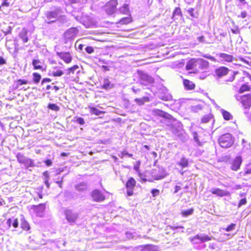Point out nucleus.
I'll list each match as a JSON object with an SVG mask.
<instances>
[{
	"instance_id": "nucleus-1",
	"label": "nucleus",
	"mask_w": 251,
	"mask_h": 251,
	"mask_svg": "<svg viewBox=\"0 0 251 251\" xmlns=\"http://www.w3.org/2000/svg\"><path fill=\"white\" fill-rule=\"evenodd\" d=\"M61 13V9L60 8H57L55 9L54 11H47L45 15L47 18V20L48 21L47 23L48 24H50L55 22L58 18L60 19H62L63 20V22L66 21L65 19V17L64 16H60V14Z\"/></svg>"
},
{
	"instance_id": "nucleus-2",
	"label": "nucleus",
	"mask_w": 251,
	"mask_h": 251,
	"mask_svg": "<svg viewBox=\"0 0 251 251\" xmlns=\"http://www.w3.org/2000/svg\"><path fill=\"white\" fill-rule=\"evenodd\" d=\"M219 143L222 148H226L230 147L233 143L231 135L229 133L223 135L219 138Z\"/></svg>"
},
{
	"instance_id": "nucleus-3",
	"label": "nucleus",
	"mask_w": 251,
	"mask_h": 251,
	"mask_svg": "<svg viewBox=\"0 0 251 251\" xmlns=\"http://www.w3.org/2000/svg\"><path fill=\"white\" fill-rule=\"evenodd\" d=\"M237 100H240L243 106L245 108H249L251 106V94L245 95L242 96H235Z\"/></svg>"
},
{
	"instance_id": "nucleus-4",
	"label": "nucleus",
	"mask_w": 251,
	"mask_h": 251,
	"mask_svg": "<svg viewBox=\"0 0 251 251\" xmlns=\"http://www.w3.org/2000/svg\"><path fill=\"white\" fill-rule=\"evenodd\" d=\"M117 5V0H110L108 2L105 6V9L107 14L109 15L113 14L115 12Z\"/></svg>"
},
{
	"instance_id": "nucleus-5",
	"label": "nucleus",
	"mask_w": 251,
	"mask_h": 251,
	"mask_svg": "<svg viewBox=\"0 0 251 251\" xmlns=\"http://www.w3.org/2000/svg\"><path fill=\"white\" fill-rule=\"evenodd\" d=\"M66 219L70 224H74L76 221L78 214L76 213L73 212L70 210H67L65 211Z\"/></svg>"
},
{
	"instance_id": "nucleus-6",
	"label": "nucleus",
	"mask_w": 251,
	"mask_h": 251,
	"mask_svg": "<svg viewBox=\"0 0 251 251\" xmlns=\"http://www.w3.org/2000/svg\"><path fill=\"white\" fill-rule=\"evenodd\" d=\"M212 237H209L204 234H200L196 235L191 239V241L193 244H197V240H200L201 242H205L212 239Z\"/></svg>"
},
{
	"instance_id": "nucleus-7",
	"label": "nucleus",
	"mask_w": 251,
	"mask_h": 251,
	"mask_svg": "<svg viewBox=\"0 0 251 251\" xmlns=\"http://www.w3.org/2000/svg\"><path fill=\"white\" fill-rule=\"evenodd\" d=\"M153 81V79L151 76H149L145 73H140V82L141 84L146 86L149 84L152 83Z\"/></svg>"
},
{
	"instance_id": "nucleus-8",
	"label": "nucleus",
	"mask_w": 251,
	"mask_h": 251,
	"mask_svg": "<svg viewBox=\"0 0 251 251\" xmlns=\"http://www.w3.org/2000/svg\"><path fill=\"white\" fill-rule=\"evenodd\" d=\"M136 184V181L133 177H130L126 183L127 194L128 196L133 195V190Z\"/></svg>"
},
{
	"instance_id": "nucleus-9",
	"label": "nucleus",
	"mask_w": 251,
	"mask_h": 251,
	"mask_svg": "<svg viewBox=\"0 0 251 251\" xmlns=\"http://www.w3.org/2000/svg\"><path fill=\"white\" fill-rule=\"evenodd\" d=\"M78 32L76 27H71L64 33V37L66 39H71L75 38Z\"/></svg>"
},
{
	"instance_id": "nucleus-10",
	"label": "nucleus",
	"mask_w": 251,
	"mask_h": 251,
	"mask_svg": "<svg viewBox=\"0 0 251 251\" xmlns=\"http://www.w3.org/2000/svg\"><path fill=\"white\" fill-rule=\"evenodd\" d=\"M34 211L37 216L42 217L44 214V211L46 209L45 203H41L38 205L33 206Z\"/></svg>"
},
{
	"instance_id": "nucleus-11",
	"label": "nucleus",
	"mask_w": 251,
	"mask_h": 251,
	"mask_svg": "<svg viewBox=\"0 0 251 251\" xmlns=\"http://www.w3.org/2000/svg\"><path fill=\"white\" fill-rule=\"evenodd\" d=\"M210 192L212 194L219 197L228 196L230 195V193L228 191L219 188H212L210 190Z\"/></svg>"
},
{
	"instance_id": "nucleus-12",
	"label": "nucleus",
	"mask_w": 251,
	"mask_h": 251,
	"mask_svg": "<svg viewBox=\"0 0 251 251\" xmlns=\"http://www.w3.org/2000/svg\"><path fill=\"white\" fill-rule=\"evenodd\" d=\"M91 196L94 201L97 202L101 201L105 199L103 195L98 190H94L92 192Z\"/></svg>"
},
{
	"instance_id": "nucleus-13",
	"label": "nucleus",
	"mask_w": 251,
	"mask_h": 251,
	"mask_svg": "<svg viewBox=\"0 0 251 251\" xmlns=\"http://www.w3.org/2000/svg\"><path fill=\"white\" fill-rule=\"evenodd\" d=\"M57 54L66 63H70L72 61V57L69 52H58Z\"/></svg>"
},
{
	"instance_id": "nucleus-14",
	"label": "nucleus",
	"mask_w": 251,
	"mask_h": 251,
	"mask_svg": "<svg viewBox=\"0 0 251 251\" xmlns=\"http://www.w3.org/2000/svg\"><path fill=\"white\" fill-rule=\"evenodd\" d=\"M197 59L193 58L189 60L186 65V69L187 70H193L195 73V70L197 65Z\"/></svg>"
},
{
	"instance_id": "nucleus-15",
	"label": "nucleus",
	"mask_w": 251,
	"mask_h": 251,
	"mask_svg": "<svg viewBox=\"0 0 251 251\" xmlns=\"http://www.w3.org/2000/svg\"><path fill=\"white\" fill-rule=\"evenodd\" d=\"M197 65H199V69L204 71L208 68L209 62L202 58H197Z\"/></svg>"
},
{
	"instance_id": "nucleus-16",
	"label": "nucleus",
	"mask_w": 251,
	"mask_h": 251,
	"mask_svg": "<svg viewBox=\"0 0 251 251\" xmlns=\"http://www.w3.org/2000/svg\"><path fill=\"white\" fill-rule=\"evenodd\" d=\"M242 160L240 156H237L232 161L231 169L233 171H237L240 167Z\"/></svg>"
},
{
	"instance_id": "nucleus-17",
	"label": "nucleus",
	"mask_w": 251,
	"mask_h": 251,
	"mask_svg": "<svg viewBox=\"0 0 251 251\" xmlns=\"http://www.w3.org/2000/svg\"><path fill=\"white\" fill-rule=\"evenodd\" d=\"M126 238L128 240H136L141 236L134 230H130L126 232Z\"/></svg>"
},
{
	"instance_id": "nucleus-18",
	"label": "nucleus",
	"mask_w": 251,
	"mask_h": 251,
	"mask_svg": "<svg viewBox=\"0 0 251 251\" xmlns=\"http://www.w3.org/2000/svg\"><path fill=\"white\" fill-rule=\"evenodd\" d=\"M228 69L225 67H220L215 70L216 75L218 77H221L227 74Z\"/></svg>"
},
{
	"instance_id": "nucleus-19",
	"label": "nucleus",
	"mask_w": 251,
	"mask_h": 251,
	"mask_svg": "<svg viewBox=\"0 0 251 251\" xmlns=\"http://www.w3.org/2000/svg\"><path fill=\"white\" fill-rule=\"evenodd\" d=\"M28 83V81L25 79H18L14 82L13 87L14 89H19L21 88V86L24 84H26Z\"/></svg>"
},
{
	"instance_id": "nucleus-20",
	"label": "nucleus",
	"mask_w": 251,
	"mask_h": 251,
	"mask_svg": "<svg viewBox=\"0 0 251 251\" xmlns=\"http://www.w3.org/2000/svg\"><path fill=\"white\" fill-rule=\"evenodd\" d=\"M221 59L227 62H231L233 60V56L224 53H220L218 54Z\"/></svg>"
},
{
	"instance_id": "nucleus-21",
	"label": "nucleus",
	"mask_w": 251,
	"mask_h": 251,
	"mask_svg": "<svg viewBox=\"0 0 251 251\" xmlns=\"http://www.w3.org/2000/svg\"><path fill=\"white\" fill-rule=\"evenodd\" d=\"M177 164L180 166L182 168L188 167L189 166V161L185 156H182Z\"/></svg>"
},
{
	"instance_id": "nucleus-22",
	"label": "nucleus",
	"mask_w": 251,
	"mask_h": 251,
	"mask_svg": "<svg viewBox=\"0 0 251 251\" xmlns=\"http://www.w3.org/2000/svg\"><path fill=\"white\" fill-rule=\"evenodd\" d=\"M27 34V30L25 28H23L22 30L19 34V36L20 38L22 39L24 43H26L28 40Z\"/></svg>"
},
{
	"instance_id": "nucleus-23",
	"label": "nucleus",
	"mask_w": 251,
	"mask_h": 251,
	"mask_svg": "<svg viewBox=\"0 0 251 251\" xmlns=\"http://www.w3.org/2000/svg\"><path fill=\"white\" fill-rule=\"evenodd\" d=\"M113 85L111 83L108 78H104L103 80L102 88L105 90H109L113 88Z\"/></svg>"
},
{
	"instance_id": "nucleus-24",
	"label": "nucleus",
	"mask_w": 251,
	"mask_h": 251,
	"mask_svg": "<svg viewBox=\"0 0 251 251\" xmlns=\"http://www.w3.org/2000/svg\"><path fill=\"white\" fill-rule=\"evenodd\" d=\"M143 251H159L157 246L153 245H146L143 246Z\"/></svg>"
},
{
	"instance_id": "nucleus-25",
	"label": "nucleus",
	"mask_w": 251,
	"mask_h": 251,
	"mask_svg": "<svg viewBox=\"0 0 251 251\" xmlns=\"http://www.w3.org/2000/svg\"><path fill=\"white\" fill-rule=\"evenodd\" d=\"M183 84L185 88L187 90H193L195 88V84L192 82L187 79H184L183 81Z\"/></svg>"
},
{
	"instance_id": "nucleus-26",
	"label": "nucleus",
	"mask_w": 251,
	"mask_h": 251,
	"mask_svg": "<svg viewBox=\"0 0 251 251\" xmlns=\"http://www.w3.org/2000/svg\"><path fill=\"white\" fill-rule=\"evenodd\" d=\"M75 188L78 191H84L87 189V185L85 182H80L75 186Z\"/></svg>"
},
{
	"instance_id": "nucleus-27",
	"label": "nucleus",
	"mask_w": 251,
	"mask_h": 251,
	"mask_svg": "<svg viewBox=\"0 0 251 251\" xmlns=\"http://www.w3.org/2000/svg\"><path fill=\"white\" fill-rule=\"evenodd\" d=\"M21 227L24 230L27 231L30 229V226L29 224L25 221V220L23 218L22 219L21 223Z\"/></svg>"
},
{
	"instance_id": "nucleus-28",
	"label": "nucleus",
	"mask_w": 251,
	"mask_h": 251,
	"mask_svg": "<svg viewBox=\"0 0 251 251\" xmlns=\"http://www.w3.org/2000/svg\"><path fill=\"white\" fill-rule=\"evenodd\" d=\"M222 113L223 115V116L225 120H229L230 119H232V116L231 115V114L228 112V111H226L224 109L222 110Z\"/></svg>"
},
{
	"instance_id": "nucleus-29",
	"label": "nucleus",
	"mask_w": 251,
	"mask_h": 251,
	"mask_svg": "<svg viewBox=\"0 0 251 251\" xmlns=\"http://www.w3.org/2000/svg\"><path fill=\"white\" fill-rule=\"evenodd\" d=\"M132 20L131 17H127L122 18L119 23L122 25L128 24L131 22Z\"/></svg>"
},
{
	"instance_id": "nucleus-30",
	"label": "nucleus",
	"mask_w": 251,
	"mask_h": 251,
	"mask_svg": "<svg viewBox=\"0 0 251 251\" xmlns=\"http://www.w3.org/2000/svg\"><path fill=\"white\" fill-rule=\"evenodd\" d=\"M32 65L34 67V69L35 70L42 69V66L40 65L41 63L40 61L38 59H33L32 60Z\"/></svg>"
},
{
	"instance_id": "nucleus-31",
	"label": "nucleus",
	"mask_w": 251,
	"mask_h": 251,
	"mask_svg": "<svg viewBox=\"0 0 251 251\" xmlns=\"http://www.w3.org/2000/svg\"><path fill=\"white\" fill-rule=\"evenodd\" d=\"M119 10L122 13L124 14H127L129 13L128 4H124L122 7L120 8Z\"/></svg>"
},
{
	"instance_id": "nucleus-32",
	"label": "nucleus",
	"mask_w": 251,
	"mask_h": 251,
	"mask_svg": "<svg viewBox=\"0 0 251 251\" xmlns=\"http://www.w3.org/2000/svg\"><path fill=\"white\" fill-rule=\"evenodd\" d=\"M90 109L91 113L97 116H100L101 114L103 113L102 111L99 110L98 109L95 107H90Z\"/></svg>"
},
{
	"instance_id": "nucleus-33",
	"label": "nucleus",
	"mask_w": 251,
	"mask_h": 251,
	"mask_svg": "<svg viewBox=\"0 0 251 251\" xmlns=\"http://www.w3.org/2000/svg\"><path fill=\"white\" fill-rule=\"evenodd\" d=\"M33 80L34 82L36 84H37L41 80V76L40 74L37 73H34L33 74Z\"/></svg>"
},
{
	"instance_id": "nucleus-34",
	"label": "nucleus",
	"mask_w": 251,
	"mask_h": 251,
	"mask_svg": "<svg viewBox=\"0 0 251 251\" xmlns=\"http://www.w3.org/2000/svg\"><path fill=\"white\" fill-rule=\"evenodd\" d=\"M250 86H249L248 85L246 84H243L239 90V93H243L246 91H250Z\"/></svg>"
},
{
	"instance_id": "nucleus-35",
	"label": "nucleus",
	"mask_w": 251,
	"mask_h": 251,
	"mask_svg": "<svg viewBox=\"0 0 251 251\" xmlns=\"http://www.w3.org/2000/svg\"><path fill=\"white\" fill-rule=\"evenodd\" d=\"M193 212H194V209L190 208L189 209L182 211L181 212V214L184 217H187L189 215H192L193 213Z\"/></svg>"
},
{
	"instance_id": "nucleus-36",
	"label": "nucleus",
	"mask_w": 251,
	"mask_h": 251,
	"mask_svg": "<svg viewBox=\"0 0 251 251\" xmlns=\"http://www.w3.org/2000/svg\"><path fill=\"white\" fill-rule=\"evenodd\" d=\"M24 164L26 167H33L34 166L33 161L28 158H26Z\"/></svg>"
},
{
	"instance_id": "nucleus-37",
	"label": "nucleus",
	"mask_w": 251,
	"mask_h": 251,
	"mask_svg": "<svg viewBox=\"0 0 251 251\" xmlns=\"http://www.w3.org/2000/svg\"><path fill=\"white\" fill-rule=\"evenodd\" d=\"M48 107L55 111H58L59 110V107L56 104L50 103L48 105Z\"/></svg>"
},
{
	"instance_id": "nucleus-38",
	"label": "nucleus",
	"mask_w": 251,
	"mask_h": 251,
	"mask_svg": "<svg viewBox=\"0 0 251 251\" xmlns=\"http://www.w3.org/2000/svg\"><path fill=\"white\" fill-rule=\"evenodd\" d=\"M212 119V117L210 115H207L204 116L202 119H201V122L203 123H207L208 122L210 121V120Z\"/></svg>"
},
{
	"instance_id": "nucleus-39",
	"label": "nucleus",
	"mask_w": 251,
	"mask_h": 251,
	"mask_svg": "<svg viewBox=\"0 0 251 251\" xmlns=\"http://www.w3.org/2000/svg\"><path fill=\"white\" fill-rule=\"evenodd\" d=\"M74 121L80 125H83L85 124V121L81 117H75Z\"/></svg>"
},
{
	"instance_id": "nucleus-40",
	"label": "nucleus",
	"mask_w": 251,
	"mask_h": 251,
	"mask_svg": "<svg viewBox=\"0 0 251 251\" xmlns=\"http://www.w3.org/2000/svg\"><path fill=\"white\" fill-rule=\"evenodd\" d=\"M52 75L54 76H61L63 75V72L61 70L55 71L54 70L52 71Z\"/></svg>"
},
{
	"instance_id": "nucleus-41",
	"label": "nucleus",
	"mask_w": 251,
	"mask_h": 251,
	"mask_svg": "<svg viewBox=\"0 0 251 251\" xmlns=\"http://www.w3.org/2000/svg\"><path fill=\"white\" fill-rule=\"evenodd\" d=\"M17 159H18V161L20 163H23V164H24L25 161V159L27 158H25V156H24L21 154H18L17 155Z\"/></svg>"
},
{
	"instance_id": "nucleus-42",
	"label": "nucleus",
	"mask_w": 251,
	"mask_h": 251,
	"mask_svg": "<svg viewBox=\"0 0 251 251\" xmlns=\"http://www.w3.org/2000/svg\"><path fill=\"white\" fill-rule=\"evenodd\" d=\"M236 226V224H231L228 226L226 228L224 229L226 231L229 232L234 230Z\"/></svg>"
},
{
	"instance_id": "nucleus-43",
	"label": "nucleus",
	"mask_w": 251,
	"mask_h": 251,
	"mask_svg": "<svg viewBox=\"0 0 251 251\" xmlns=\"http://www.w3.org/2000/svg\"><path fill=\"white\" fill-rule=\"evenodd\" d=\"M193 138H194V140L195 141V142L198 144V145L199 146H201V144L198 138V133L197 132H194L193 133Z\"/></svg>"
},
{
	"instance_id": "nucleus-44",
	"label": "nucleus",
	"mask_w": 251,
	"mask_h": 251,
	"mask_svg": "<svg viewBox=\"0 0 251 251\" xmlns=\"http://www.w3.org/2000/svg\"><path fill=\"white\" fill-rule=\"evenodd\" d=\"M181 15V10L180 8L177 7L176 8L174 12H173V17H176V16H179Z\"/></svg>"
},
{
	"instance_id": "nucleus-45",
	"label": "nucleus",
	"mask_w": 251,
	"mask_h": 251,
	"mask_svg": "<svg viewBox=\"0 0 251 251\" xmlns=\"http://www.w3.org/2000/svg\"><path fill=\"white\" fill-rule=\"evenodd\" d=\"M151 193L153 197H155L159 195V190L157 189H153L151 191Z\"/></svg>"
},
{
	"instance_id": "nucleus-46",
	"label": "nucleus",
	"mask_w": 251,
	"mask_h": 251,
	"mask_svg": "<svg viewBox=\"0 0 251 251\" xmlns=\"http://www.w3.org/2000/svg\"><path fill=\"white\" fill-rule=\"evenodd\" d=\"M9 4H10L9 2H8V0H4L0 6V10H2V8L4 6L8 7L9 6Z\"/></svg>"
},
{
	"instance_id": "nucleus-47",
	"label": "nucleus",
	"mask_w": 251,
	"mask_h": 251,
	"mask_svg": "<svg viewBox=\"0 0 251 251\" xmlns=\"http://www.w3.org/2000/svg\"><path fill=\"white\" fill-rule=\"evenodd\" d=\"M157 114L161 116V117H165V118H168V116H169V115L167 114V113H165L164 112H163V111H161V110H158Z\"/></svg>"
},
{
	"instance_id": "nucleus-48",
	"label": "nucleus",
	"mask_w": 251,
	"mask_h": 251,
	"mask_svg": "<svg viewBox=\"0 0 251 251\" xmlns=\"http://www.w3.org/2000/svg\"><path fill=\"white\" fill-rule=\"evenodd\" d=\"M78 68V66L77 65H75L71 68H70L68 69L69 73H73L74 74L75 71Z\"/></svg>"
},
{
	"instance_id": "nucleus-49",
	"label": "nucleus",
	"mask_w": 251,
	"mask_h": 251,
	"mask_svg": "<svg viewBox=\"0 0 251 251\" xmlns=\"http://www.w3.org/2000/svg\"><path fill=\"white\" fill-rule=\"evenodd\" d=\"M202 56L204 58H207L211 61H216V59L212 56L211 55H209V54H204L202 55Z\"/></svg>"
},
{
	"instance_id": "nucleus-50",
	"label": "nucleus",
	"mask_w": 251,
	"mask_h": 251,
	"mask_svg": "<svg viewBox=\"0 0 251 251\" xmlns=\"http://www.w3.org/2000/svg\"><path fill=\"white\" fill-rule=\"evenodd\" d=\"M246 203H247V200H246V199L245 198H244V199H241V200L240 201H239V203H238V206L239 207H241L242 205H244V204H246Z\"/></svg>"
},
{
	"instance_id": "nucleus-51",
	"label": "nucleus",
	"mask_w": 251,
	"mask_h": 251,
	"mask_svg": "<svg viewBox=\"0 0 251 251\" xmlns=\"http://www.w3.org/2000/svg\"><path fill=\"white\" fill-rule=\"evenodd\" d=\"M85 51L89 54L93 53L94 51V49L92 47H87L85 48Z\"/></svg>"
},
{
	"instance_id": "nucleus-52",
	"label": "nucleus",
	"mask_w": 251,
	"mask_h": 251,
	"mask_svg": "<svg viewBox=\"0 0 251 251\" xmlns=\"http://www.w3.org/2000/svg\"><path fill=\"white\" fill-rule=\"evenodd\" d=\"M197 40L199 43H206L205 41V38L203 36H201L197 37Z\"/></svg>"
},
{
	"instance_id": "nucleus-53",
	"label": "nucleus",
	"mask_w": 251,
	"mask_h": 251,
	"mask_svg": "<svg viewBox=\"0 0 251 251\" xmlns=\"http://www.w3.org/2000/svg\"><path fill=\"white\" fill-rule=\"evenodd\" d=\"M19 223L17 219H14L12 222V226L14 227L17 228L18 227Z\"/></svg>"
},
{
	"instance_id": "nucleus-54",
	"label": "nucleus",
	"mask_w": 251,
	"mask_h": 251,
	"mask_svg": "<svg viewBox=\"0 0 251 251\" xmlns=\"http://www.w3.org/2000/svg\"><path fill=\"white\" fill-rule=\"evenodd\" d=\"M84 18H86L85 17H84L82 18V21H81V22H83V24L87 27H89L90 26V25H91V23H88V22H85V21H84Z\"/></svg>"
},
{
	"instance_id": "nucleus-55",
	"label": "nucleus",
	"mask_w": 251,
	"mask_h": 251,
	"mask_svg": "<svg viewBox=\"0 0 251 251\" xmlns=\"http://www.w3.org/2000/svg\"><path fill=\"white\" fill-rule=\"evenodd\" d=\"M122 154V157H123L124 155H127L129 157H131L132 156V154L131 153H128L126 151H124L121 152Z\"/></svg>"
},
{
	"instance_id": "nucleus-56",
	"label": "nucleus",
	"mask_w": 251,
	"mask_h": 251,
	"mask_svg": "<svg viewBox=\"0 0 251 251\" xmlns=\"http://www.w3.org/2000/svg\"><path fill=\"white\" fill-rule=\"evenodd\" d=\"M192 110L195 112H197L198 110H201V107L200 105L192 106Z\"/></svg>"
},
{
	"instance_id": "nucleus-57",
	"label": "nucleus",
	"mask_w": 251,
	"mask_h": 251,
	"mask_svg": "<svg viewBox=\"0 0 251 251\" xmlns=\"http://www.w3.org/2000/svg\"><path fill=\"white\" fill-rule=\"evenodd\" d=\"M209 248L211 250H214L216 248V244L214 243H211L209 244Z\"/></svg>"
},
{
	"instance_id": "nucleus-58",
	"label": "nucleus",
	"mask_w": 251,
	"mask_h": 251,
	"mask_svg": "<svg viewBox=\"0 0 251 251\" xmlns=\"http://www.w3.org/2000/svg\"><path fill=\"white\" fill-rule=\"evenodd\" d=\"M12 222L13 220L10 218L7 220L6 224L9 227L11 226V224L12 225Z\"/></svg>"
},
{
	"instance_id": "nucleus-59",
	"label": "nucleus",
	"mask_w": 251,
	"mask_h": 251,
	"mask_svg": "<svg viewBox=\"0 0 251 251\" xmlns=\"http://www.w3.org/2000/svg\"><path fill=\"white\" fill-rule=\"evenodd\" d=\"M50 81H51V79L50 78H44L42 80L41 83H42V84H43L45 83L50 82Z\"/></svg>"
},
{
	"instance_id": "nucleus-60",
	"label": "nucleus",
	"mask_w": 251,
	"mask_h": 251,
	"mask_svg": "<svg viewBox=\"0 0 251 251\" xmlns=\"http://www.w3.org/2000/svg\"><path fill=\"white\" fill-rule=\"evenodd\" d=\"M45 163L48 166H50L52 165V161L50 159L46 160Z\"/></svg>"
},
{
	"instance_id": "nucleus-61",
	"label": "nucleus",
	"mask_w": 251,
	"mask_h": 251,
	"mask_svg": "<svg viewBox=\"0 0 251 251\" xmlns=\"http://www.w3.org/2000/svg\"><path fill=\"white\" fill-rule=\"evenodd\" d=\"M5 63L6 61L5 59L3 57L0 56V65L5 64Z\"/></svg>"
},
{
	"instance_id": "nucleus-62",
	"label": "nucleus",
	"mask_w": 251,
	"mask_h": 251,
	"mask_svg": "<svg viewBox=\"0 0 251 251\" xmlns=\"http://www.w3.org/2000/svg\"><path fill=\"white\" fill-rule=\"evenodd\" d=\"M175 190L174 191V193H176L181 189V187L179 186L176 185L175 186Z\"/></svg>"
},
{
	"instance_id": "nucleus-63",
	"label": "nucleus",
	"mask_w": 251,
	"mask_h": 251,
	"mask_svg": "<svg viewBox=\"0 0 251 251\" xmlns=\"http://www.w3.org/2000/svg\"><path fill=\"white\" fill-rule=\"evenodd\" d=\"M170 228L173 230H175L177 228H183V226H170Z\"/></svg>"
},
{
	"instance_id": "nucleus-64",
	"label": "nucleus",
	"mask_w": 251,
	"mask_h": 251,
	"mask_svg": "<svg viewBox=\"0 0 251 251\" xmlns=\"http://www.w3.org/2000/svg\"><path fill=\"white\" fill-rule=\"evenodd\" d=\"M43 176L45 177L46 179H48L49 178V173L47 171H46L43 173Z\"/></svg>"
}]
</instances>
